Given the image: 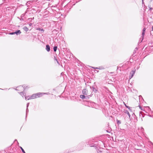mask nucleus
<instances>
[{
	"mask_svg": "<svg viewBox=\"0 0 153 153\" xmlns=\"http://www.w3.org/2000/svg\"><path fill=\"white\" fill-rule=\"evenodd\" d=\"M46 94H47L45 93H38L36 94L37 98L42 97L43 95Z\"/></svg>",
	"mask_w": 153,
	"mask_h": 153,
	"instance_id": "obj_1",
	"label": "nucleus"
},
{
	"mask_svg": "<svg viewBox=\"0 0 153 153\" xmlns=\"http://www.w3.org/2000/svg\"><path fill=\"white\" fill-rule=\"evenodd\" d=\"M21 33V32L20 30H18L15 32L10 33V34L11 35H13L16 34V35H18V34H20Z\"/></svg>",
	"mask_w": 153,
	"mask_h": 153,
	"instance_id": "obj_2",
	"label": "nucleus"
},
{
	"mask_svg": "<svg viewBox=\"0 0 153 153\" xmlns=\"http://www.w3.org/2000/svg\"><path fill=\"white\" fill-rule=\"evenodd\" d=\"M16 90L18 91H22L24 90L25 88L23 86H20L17 87V88Z\"/></svg>",
	"mask_w": 153,
	"mask_h": 153,
	"instance_id": "obj_3",
	"label": "nucleus"
},
{
	"mask_svg": "<svg viewBox=\"0 0 153 153\" xmlns=\"http://www.w3.org/2000/svg\"><path fill=\"white\" fill-rule=\"evenodd\" d=\"M135 70H132L130 73V75L129 76L130 79L131 78L134 76V74L135 73Z\"/></svg>",
	"mask_w": 153,
	"mask_h": 153,
	"instance_id": "obj_4",
	"label": "nucleus"
},
{
	"mask_svg": "<svg viewBox=\"0 0 153 153\" xmlns=\"http://www.w3.org/2000/svg\"><path fill=\"white\" fill-rule=\"evenodd\" d=\"M82 93L84 95H87L88 94V91L85 89H84L82 91Z\"/></svg>",
	"mask_w": 153,
	"mask_h": 153,
	"instance_id": "obj_5",
	"label": "nucleus"
},
{
	"mask_svg": "<svg viewBox=\"0 0 153 153\" xmlns=\"http://www.w3.org/2000/svg\"><path fill=\"white\" fill-rule=\"evenodd\" d=\"M145 32H142V36L140 38V40H141L140 42H142V41L144 39V36L145 35Z\"/></svg>",
	"mask_w": 153,
	"mask_h": 153,
	"instance_id": "obj_6",
	"label": "nucleus"
},
{
	"mask_svg": "<svg viewBox=\"0 0 153 153\" xmlns=\"http://www.w3.org/2000/svg\"><path fill=\"white\" fill-rule=\"evenodd\" d=\"M46 50L48 52L50 51V47L49 45H46Z\"/></svg>",
	"mask_w": 153,
	"mask_h": 153,
	"instance_id": "obj_7",
	"label": "nucleus"
},
{
	"mask_svg": "<svg viewBox=\"0 0 153 153\" xmlns=\"http://www.w3.org/2000/svg\"><path fill=\"white\" fill-rule=\"evenodd\" d=\"M20 93L21 95L23 97H25V99L26 100L27 97L25 96V94L24 93H23V91H22Z\"/></svg>",
	"mask_w": 153,
	"mask_h": 153,
	"instance_id": "obj_8",
	"label": "nucleus"
},
{
	"mask_svg": "<svg viewBox=\"0 0 153 153\" xmlns=\"http://www.w3.org/2000/svg\"><path fill=\"white\" fill-rule=\"evenodd\" d=\"M124 113L127 114L129 116V117H130V115L129 113L128 112V111L126 110H125L124 111Z\"/></svg>",
	"mask_w": 153,
	"mask_h": 153,
	"instance_id": "obj_9",
	"label": "nucleus"
},
{
	"mask_svg": "<svg viewBox=\"0 0 153 153\" xmlns=\"http://www.w3.org/2000/svg\"><path fill=\"white\" fill-rule=\"evenodd\" d=\"M31 98L32 99H34L37 98L36 94H33L31 96Z\"/></svg>",
	"mask_w": 153,
	"mask_h": 153,
	"instance_id": "obj_10",
	"label": "nucleus"
},
{
	"mask_svg": "<svg viewBox=\"0 0 153 153\" xmlns=\"http://www.w3.org/2000/svg\"><path fill=\"white\" fill-rule=\"evenodd\" d=\"M23 30H24L26 32L28 30V28L26 26H25L23 27Z\"/></svg>",
	"mask_w": 153,
	"mask_h": 153,
	"instance_id": "obj_11",
	"label": "nucleus"
},
{
	"mask_svg": "<svg viewBox=\"0 0 153 153\" xmlns=\"http://www.w3.org/2000/svg\"><path fill=\"white\" fill-rule=\"evenodd\" d=\"M86 96H85V95H80V97L81 98H82V99H85V97H86Z\"/></svg>",
	"mask_w": 153,
	"mask_h": 153,
	"instance_id": "obj_12",
	"label": "nucleus"
},
{
	"mask_svg": "<svg viewBox=\"0 0 153 153\" xmlns=\"http://www.w3.org/2000/svg\"><path fill=\"white\" fill-rule=\"evenodd\" d=\"M57 46H55L53 48V51L54 52H56L57 49Z\"/></svg>",
	"mask_w": 153,
	"mask_h": 153,
	"instance_id": "obj_13",
	"label": "nucleus"
},
{
	"mask_svg": "<svg viewBox=\"0 0 153 153\" xmlns=\"http://www.w3.org/2000/svg\"><path fill=\"white\" fill-rule=\"evenodd\" d=\"M144 130V129L142 127L140 128V131L141 133H143V132Z\"/></svg>",
	"mask_w": 153,
	"mask_h": 153,
	"instance_id": "obj_14",
	"label": "nucleus"
},
{
	"mask_svg": "<svg viewBox=\"0 0 153 153\" xmlns=\"http://www.w3.org/2000/svg\"><path fill=\"white\" fill-rule=\"evenodd\" d=\"M117 123L118 124H120L121 123V121L117 120Z\"/></svg>",
	"mask_w": 153,
	"mask_h": 153,
	"instance_id": "obj_15",
	"label": "nucleus"
},
{
	"mask_svg": "<svg viewBox=\"0 0 153 153\" xmlns=\"http://www.w3.org/2000/svg\"><path fill=\"white\" fill-rule=\"evenodd\" d=\"M31 97V96H28L27 97V100H29L32 99Z\"/></svg>",
	"mask_w": 153,
	"mask_h": 153,
	"instance_id": "obj_16",
	"label": "nucleus"
},
{
	"mask_svg": "<svg viewBox=\"0 0 153 153\" xmlns=\"http://www.w3.org/2000/svg\"><path fill=\"white\" fill-rule=\"evenodd\" d=\"M92 90L93 91L95 92H96L97 91V90H96L94 87H92Z\"/></svg>",
	"mask_w": 153,
	"mask_h": 153,
	"instance_id": "obj_17",
	"label": "nucleus"
},
{
	"mask_svg": "<svg viewBox=\"0 0 153 153\" xmlns=\"http://www.w3.org/2000/svg\"><path fill=\"white\" fill-rule=\"evenodd\" d=\"M21 149L22 150V152H23L24 153H25V151H24V150L23 149L22 147H21Z\"/></svg>",
	"mask_w": 153,
	"mask_h": 153,
	"instance_id": "obj_18",
	"label": "nucleus"
},
{
	"mask_svg": "<svg viewBox=\"0 0 153 153\" xmlns=\"http://www.w3.org/2000/svg\"><path fill=\"white\" fill-rule=\"evenodd\" d=\"M28 112V108H27L26 110V115H27V113Z\"/></svg>",
	"mask_w": 153,
	"mask_h": 153,
	"instance_id": "obj_19",
	"label": "nucleus"
},
{
	"mask_svg": "<svg viewBox=\"0 0 153 153\" xmlns=\"http://www.w3.org/2000/svg\"><path fill=\"white\" fill-rule=\"evenodd\" d=\"M125 106H126V107L128 108L129 110H131V109H130V107H129V106H127L126 104L125 105Z\"/></svg>",
	"mask_w": 153,
	"mask_h": 153,
	"instance_id": "obj_20",
	"label": "nucleus"
},
{
	"mask_svg": "<svg viewBox=\"0 0 153 153\" xmlns=\"http://www.w3.org/2000/svg\"><path fill=\"white\" fill-rule=\"evenodd\" d=\"M145 30H146V28H144L143 30V32H145Z\"/></svg>",
	"mask_w": 153,
	"mask_h": 153,
	"instance_id": "obj_21",
	"label": "nucleus"
},
{
	"mask_svg": "<svg viewBox=\"0 0 153 153\" xmlns=\"http://www.w3.org/2000/svg\"><path fill=\"white\" fill-rule=\"evenodd\" d=\"M29 103H28L27 104V108H28V107L29 106Z\"/></svg>",
	"mask_w": 153,
	"mask_h": 153,
	"instance_id": "obj_22",
	"label": "nucleus"
},
{
	"mask_svg": "<svg viewBox=\"0 0 153 153\" xmlns=\"http://www.w3.org/2000/svg\"><path fill=\"white\" fill-rule=\"evenodd\" d=\"M39 30H40L42 31H44V30L43 29H41L40 28H39Z\"/></svg>",
	"mask_w": 153,
	"mask_h": 153,
	"instance_id": "obj_23",
	"label": "nucleus"
},
{
	"mask_svg": "<svg viewBox=\"0 0 153 153\" xmlns=\"http://www.w3.org/2000/svg\"><path fill=\"white\" fill-rule=\"evenodd\" d=\"M33 25V24L32 23H29V25L30 26H32Z\"/></svg>",
	"mask_w": 153,
	"mask_h": 153,
	"instance_id": "obj_24",
	"label": "nucleus"
},
{
	"mask_svg": "<svg viewBox=\"0 0 153 153\" xmlns=\"http://www.w3.org/2000/svg\"><path fill=\"white\" fill-rule=\"evenodd\" d=\"M28 19L30 21H31V20H32V18H29Z\"/></svg>",
	"mask_w": 153,
	"mask_h": 153,
	"instance_id": "obj_25",
	"label": "nucleus"
},
{
	"mask_svg": "<svg viewBox=\"0 0 153 153\" xmlns=\"http://www.w3.org/2000/svg\"><path fill=\"white\" fill-rule=\"evenodd\" d=\"M152 10V8L150 7V8H149L150 10L151 11V10Z\"/></svg>",
	"mask_w": 153,
	"mask_h": 153,
	"instance_id": "obj_26",
	"label": "nucleus"
},
{
	"mask_svg": "<svg viewBox=\"0 0 153 153\" xmlns=\"http://www.w3.org/2000/svg\"><path fill=\"white\" fill-rule=\"evenodd\" d=\"M56 61L58 64H59V62H58V61H57V60L56 59Z\"/></svg>",
	"mask_w": 153,
	"mask_h": 153,
	"instance_id": "obj_27",
	"label": "nucleus"
},
{
	"mask_svg": "<svg viewBox=\"0 0 153 153\" xmlns=\"http://www.w3.org/2000/svg\"><path fill=\"white\" fill-rule=\"evenodd\" d=\"M152 31H153V26L152 27Z\"/></svg>",
	"mask_w": 153,
	"mask_h": 153,
	"instance_id": "obj_28",
	"label": "nucleus"
},
{
	"mask_svg": "<svg viewBox=\"0 0 153 153\" xmlns=\"http://www.w3.org/2000/svg\"><path fill=\"white\" fill-rule=\"evenodd\" d=\"M137 50V48H136L135 49L134 51H136V50Z\"/></svg>",
	"mask_w": 153,
	"mask_h": 153,
	"instance_id": "obj_29",
	"label": "nucleus"
},
{
	"mask_svg": "<svg viewBox=\"0 0 153 153\" xmlns=\"http://www.w3.org/2000/svg\"><path fill=\"white\" fill-rule=\"evenodd\" d=\"M143 0H142V3H143Z\"/></svg>",
	"mask_w": 153,
	"mask_h": 153,
	"instance_id": "obj_30",
	"label": "nucleus"
},
{
	"mask_svg": "<svg viewBox=\"0 0 153 153\" xmlns=\"http://www.w3.org/2000/svg\"><path fill=\"white\" fill-rule=\"evenodd\" d=\"M95 68L97 69H99V68Z\"/></svg>",
	"mask_w": 153,
	"mask_h": 153,
	"instance_id": "obj_31",
	"label": "nucleus"
},
{
	"mask_svg": "<svg viewBox=\"0 0 153 153\" xmlns=\"http://www.w3.org/2000/svg\"><path fill=\"white\" fill-rule=\"evenodd\" d=\"M33 19H34V17H33Z\"/></svg>",
	"mask_w": 153,
	"mask_h": 153,
	"instance_id": "obj_32",
	"label": "nucleus"
}]
</instances>
